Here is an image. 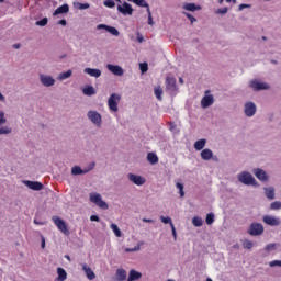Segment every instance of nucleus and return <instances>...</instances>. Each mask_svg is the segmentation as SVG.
<instances>
[{
	"instance_id": "412c9836",
	"label": "nucleus",
	"mask_w": 281,
	"mask_h": 281,
	"mask_svg": "<svg viewBox=\"0 0 281 281\" xmlns=\"http://www.w3.org/2000/svg\"><path fill=\"white\" fill-rule=\"evenodd\" d=\"M263 193L269 201H273V199H276V188L273 187H265Z\"/></svg>"
},
{
	"instance_id": "2f4dec72",
	"label": "nucleus",
	"mask_w": 281,
	"mask_h": 281,
	"mask_svg": "<svg viewBox=\"0 0 281 281\" xmlns=\"http://www.w3.org/2000/svg\"><path fill=\"white\" fill-rule=\"evenodd\" d=\"M82 93L88 97L95 95V88L93 86H87L82 89Z\"/></svg>"
},
{
	"instance_id": "473e14b6",
	"label": "nucleus",
	"mask_w": 281,
	"mask_h": 281,
	"mask_svg": "<svg viewBox=\"0 0 281 281\" xmlns=\"http://www.w3.org/2000/svg\"><path fill=\"white\" fill-rule=\"evenodd\" d=\"M74 8H76V10H89V8H91V4L82 3V2H74Z\"/></svg>"
},
{
	"instance_id": "6ab92c4d",
	"label": "nucleus",
	"mask_w": 281,
	"mask_h": 281,
	"mask_svg": "<svg viewBox=\"0 0 281 281\" xmlns=\"http://www.w3.org/2000/svg\"><path fill=\"white\" fill-rule=\"evenodd\" d=\"M106 69H109L114 76H124V69L122 66L108 64Z\"/></svg>"
},
{
	"instance_id": "f3484780",
	"label": "nucleus",
	"mask_w": 281,
	"mask_h": 281,
	"mask_svg": "<svg viewBox=\"0 0 281 281\" xmlns=\"http://www.w3.org/2000/svg\"><path fill=\"white\" fill-rule=\"evenodd\" d=\"M200 155L203 161H210V159H214V161L218 160V158L214 157V151H212L210 148L203 149Z\"/></svg>"
},
{
	"instance_id": "72a5a7b5",
	"label": "nucleus",
	"mask_w": 281,
	"mask_h": 281,
	"mask_svg": "<svg viewBox=\"0 0 281 281\" xmlns=\"http://www.w3.org/2000/svg\"><path fill=\"white\" fill-rule=\"evenodd\" d=\"M110 227H111L114 236H116V238H122V231L120 229L117 224H111Z\"/></svg>"
},
{
	"instance_id": "7ed1b4c3",
	"label": "nucleus",
	"mask_w": 281,
	"mask_h": 281,
	"mask_svg": "<svg viewBox=\"0 0 281 281\" xmlns=\"http://www.w3.org/2000/svg\"><path fill=\"white\" fill-rule=\"evenodd\" d=\"M248 234L249 236H262L265 234V226L258 222H254L248 228Z\"/></svg>"
},
{
	"instance_id": "69168bd1",
	"label": "nucleus",
	"mask_w": 281,
	"mask_h": 281,
	"mask_svg": "<svg viewBox=\"0 0 281 281\" xmlns=\"http://www.w3.org/2000/svg\"><path fill=\"white\" fill-rule=\"evenodd\" d=\"M0 102H5V97L0 92Z\"/></svg>"
},
{
	"instance_id": "58836bf2",
	"label": "nucleus",
	"mask_w": 281,
	"mask_h": 281,
	"mask_svg": "<svg viewBox=\"0 0 281 281\" xmlns=\"http://www.w3.org/2000/svg\"><path fill=\"white\" fill-rule=\"evenodd\" d=\"M47 23H49V20L47 18H43L42 20L36 21L35 25H37L38 27H45Z\"/></svg>"
},
{
	"instance_id": "bb28decb",
	"label": "nucleus",
	"mask_w": 281,
	"mask_h": 281,
	"mask_svg": "<svg viewBox=\"0 0 281 281\" xmlns=\"http://www.w3.org/2000/svg\"><path fill=\"white\" fill-rule=\"evenodd\" d=\"M182 9L187 10V12H196L198 10H201V5H195L194 3H184Z\"/></svg>"
},
{
	"instance_id": "4be33fe9",
	"label": "nucleus",
	"mask_w": 281,
	"mask_h": 281,
	"mask_svg": "<svg viewBox=\"0 0 281 281\" xmlns=\"http://www.w3.org/2000/svg\"><path fill=\"white\" fill-rule=\"evenodd\" d=\"M88 76H91V78H100L102 76V70L98 68H85L83 70Z\"/></svg>"
},
{
	"instance_id": "338daca9",
	"label": "nucleus",
	"mask_w": 281,
	"mask_h": 281,
	"mask_svg": "<svg viewBox=\"0 0 281 281\" xmlns=\"http://www.w3.org/2000/svg\"><path fill=\"white\" fill-rule=\"evenodd\" d=\"M66 260H68L69 262H71V257H69V255H65Z\"/></svg>"
},
{
	"instance_id": "9b49d317",
	"label": "nucleus",
	"mask_w": 281,
	"mask_h": 281,
	"mask_svg": "<svg viewBox=\"0 0 281 281\" xmlns=\"http://www.w3.org/2000/svg\"><path fill=\"white\" fill-rule=\"evenodd\" d=\"M8 120L5 119V112L0 111V126H3ZM12 133V130L8 126L0 127V135H10Z\"/></svg>"
},
{
	"instance_id": "a211bd4d",
	"label": "nucleus",
	"mask_w": 281,
	"mask_h": 281,
	"mask_svg": "<svg viewBox=\"0 0 281 281\" xmlns=\"http://www.w3.org/2000/svg\"><path fill=\"white\" fill-rule=\"evenodd\" d=\"M97 30H105V32H109V34H112V36H120V31H117L115 26H109L106 24H98Z\"/></svg>"
},
{
	"instance_id": "a878e982",
	"label": "nucleus",
	"mask_w": 281,
	"mask_h": 281,
	"mask_svg": "<svg viewBox=\"0 0 281 281\" xmlns=\"http://www.w3.org/2000/svg\"><path fill=\"white\" fill-rule=\"evenodd\" d=\"M89 173V170H86V169H81L80 166H74L71 168V175L72 177H78V175H87Z\"/></svg>"
},
{
	"instance_id": "4468645a",
	"label": "nucleus",
	"mask_w": 281,
	"mask_h": 281,
	"mask_svg": "<svg viewBox=\"0 0 281 281\" xmlns=\"http://www.w3.org/2000/svg\"><path fill=\"white\" fill-rule=\"evenodd\" d=\"M52 221L54 222L56 227L63 232V234H67V232H69L67 229V224L65 223V221L63 218H60L58 216H53Z\"/></svg>"
},
{
	"instance_id": "dca6fc26",
	"label": "nucleus",
	"mask_w": 281,
	"mask_h": 281,
	"mask_svg": "<svg viewBox=\"0 0 281 281\" xmlns=\"http://www.w3.org/2000/svg\"><path fill=\"white\" fill-rule=\"evenodd\" d=\"M23 183L26 188H30V190H34L35 192H41V190H43V183L38 181L24 180Z\"/></svg>"
},
{
	"instance_id": "4c0bfd02",
	"label": "nucleus",
	"mask_w": 281,
	"mask_h": 281,
	"mask_svg": "<svg viewBox=\"0 0 281 281\" xmlns=\"http://www.w3.org/2000/svg\"><path fill=\"white\" fill-rule=\"evenodd\" d=\"M176 188H177V190H179V194L181 198L186 196V191H183V188H184L183 183L177 182Z\"/></svg>"
},
{
	"instance_id": "39448f33",
	"label": "nucleus",
	"mask_w": 281,
	"mask_h": 281,
	"mask_svg": "<svg viewBox=\"0 0 281 281\" xmlns=\"http://www.w3.org/2000/svg\"><path fill=\"white\" fill-rule=\"evenodd\" d=\"M90 201L101 210H109V204L102 200V195L100 193H90Z\"/></svg>"
},
{
	"instance_id": "ddd939ff",
	"label": "nucleus",
	"mask_w": 281,
	"mask_h": 281,
	"mask_svg": "<svg viewBox=\"0 0 281 281\" xmlns=\"http://www.w3.org/2000/svg\"><path fill=\"white\" fill-rule=\"evenodd\" d=\"M127 179L134 183V186H144L146 183V179L144 177L137 176L135 173H128Z\"/></svg>"
},
{
	"instance_id": "f257e3e1",
	"label": "nucleus",
	"mask_w": 281,
	"mask_h": 281,
	"mask_svg": "<svg viewBox=\"0 0 281 281\" xmlns=\"http://www.w3.org/2000/svg\"><path fill=\"white\" fill-rule=\"evenodd\" d=\"M237 181H239V183H243L244 186H258V181H256V178L249 171L239 172L237 175Z\"/></svg>"
},
{
	"instance_id": "0e129e2a",
	"label": "nucleus",
	"mask_w": 281,
	"mask_h": 281,
	"mask_svg": "<svg viewBox=\"0 0 281 281\" xmlns=\"http://www.w3.org/2000/svg\"><path fill=\"white\" fill-rule=\"evenodd\" d=\"M13 49H21V44H14Z\"/></svg>"
},
{
	"instance_id": "2eb2a0df",
	"label": "nucleus",
	"mask_w": 281,
	"mask_h": 281,
	"mask_svg": "<svg viewBox=\"0 0 281 281\" xmlns=\"http://www.w3.org/2000/svg\"><path fill=\"white\" fill-rule=\"evenodd\" d=\"M166 89L169 93H175L177 91V79H175V77L166 78Z\"/></svg>"
},
{
	"instance_id": "37998d69",
	"label": "nucleus",
	"mask_w": 281,
	"mask_h": 281,
	"mask_svg": "<svg viewBox=\"0 0 281 281\" xmlns=\"http://www.w3.org/2000/svg\"><path fill=\"white\" fill-rule=\"evenodd\" d=\"M243 246H244V249H252L254 248V241L249 240V239H246L244 243H243Z\"/></svg>"
},
{
	"instance_id": "0eeeda50",
	"label": "nucleus",
	"mask_w": 281,
	"mask_h": 281,
	"mask_svg": "<svg viewBox=\"0 0 281 281\" xmlns=\"http://www.w3.org/2000/svg\"><path fill=\"white\" fill-rule=\"evenodd\" d=\"M249 87L250 89L255 90V91H267L270 89L269 83L267 82H262L260 80L254 79L249 82Z\"/></svg>"
},
{
	"instance_id": "e433bc0d",
	"label": "nucleus",
	"mask_w": 281,
	"mask_h": 281,
	"mask_svg": "<svg viewBox=\"0 0 281 281\" xmlns=\"http://www.w3.org/2000/svg\"><path fill=\"white\" fill-rule=\"evenodd\" d=\"M71 74L72 71L71 70H68L66 72H61L58 75V80H67V78H71Z\"/></svg>"
},
{
	"instance_id": "b1692460",
	"label": "nucleus",
	"mask_w": 281,
	"mask_h": 281,
	"mask_svg": "<svg viewBox=\"0 0 281 281\" xmlns=\"http://www.w3.org/2000/svg\"><path fill=\"white\" fill-rule=\"evenodd\" d=\"M68 12H69V4H63L54 11L53 16H58V14H67Z\"/></svg>"
},
{
	"instance_id": "49530a36",
	"label": "nucleus",
	"mask_w": 281,
	"mask_h": 281,
	"mask_svg": "<svg viewBox=\"0 0 281 281\" xmlns=\"http://www.w3.org/2000/svg\"><path fill=\"white\" fill-rule=\"evenodd\" d=\"M103 5H105V8H113L115 5V1H113V0H104L103 1Z\"/></svg>"
},
{
	"instance_id": "c85d7f7f",
	"label": "nucleus",
	"mask_w": 281,
	"mask_h": 281,
	"mask_svg": "<svg viewBox=\"0 0 281 281\" xmlns=\"http://www.w3.org/2000/svg\"><path fill=\"white\" fill-rule=\"evenodd\" d=\"M147 161H149V164H151V166H155V164H159V157H157V154H155V153H148Z\"/></svg>"
},
{
	"instance_id": "4d7b16f0",
	"label": "nucleus",
	"mask_w": 281,
	"mask_h": 281,
	"mask_svg": "<svg viewBox=\"0 0 281 281\" xmlns=\"http://www.w3.org/2000/svg\"><path fill=\"white\" fill-rule=\"evenodd\" d=\"M245 8H251V4H245V3L240 4L238 8L239 12H243V10H245Z\"/></svg>"
},
{
	"instance_id": "ea45409f",
	"label": "nucleus",
	"mask_w": 281,
	"mask_h": 281,
	"mask_svg": "<svg viewBox=\"0 0 281 281\" xmlns=\"http://www.w3.org/2000/svg\"><path fill=\"white\" fill-rule=\"evenodd\" d=\"M270 210L278 211L281 210V202L280 201H274L270 204Z\"/></svg>"
},
{
	"instance_id": "9d476101",
	"label": "nucleus",
	"mask_w": 281,
	"mask_h": 281,
	"mask_svg": "<svg viewBox=\"0 0 281 281\" xmlns=\"http://www.w3.org/2000/svg\"><path fill=\"white\" fill-rule=\"evenodd\" d=\"M40 82L43 87H54L56 85V79L49 75H40Z\"/></svg>"
},
{
	"instance_id": "3c124183",
	"label": "nucleus",
	"mask_w": 281,
	"mask_h": 281,
	"mask_svg": "<svg viewBox=\"0 0 281 281\" xmlns=\"http://www.w3.org/2000/svg\"><path fill=\"white\" fill-rule=\"evenodd\" d=\"M266 251H276V244H268L265 247Z\"/></svg>"
},
{
	"instance_id": "09e8293b",
	"label": "nucleus",
	"mask_w": 281,
	"mask_h": 281,
	"mask_svg": "<svg viewBox=\"0 0 281 281\" xmlns=\"http://www.w3.org/2000/svg\"><path fill=\"white\" fill-rule=\"evenodd\" d=\"M139 69L142 74H146V71H148V64L146 63L139 64Z\"/></svg>"
},
{
	"instance_id": "f704fd0d",
	"label": "nucleus",
	"mask_w": 281,
	"mask_h": 281,
	"mask_svg": "<svg viewBox=\"0 0 281 281\" xmlns=\"http://www.w3.org/2000/svg\"><path fill=\"white\" fill-rule=\"evenodd\" d=\"M133 3L138 5V8H146V10H150V7L148 5V2L146 0H133Z\"/></svg>"
},
{
	"instance_id": "a18cd8bd",
	"label": "nucleus",
	"mask_w": 281,
	"mask_h": 281,
	"mask_svg": "<svg viewBox=\"0 0 281 281\" xmlns=\"http://www.w3.org/2000/svg\"><path fill=\"white\" fill-rule=\"evenodd\" d=\"M182 14H184V16H187L191 23H196V18H194L192 14L188 12H182Z\"/></svg>"
},
{
	"instance_id": "c756f323",
	"label": "nucleus",
	"mask_w": 281,
	"mask_h": 281,
	"mask_svg": "<svg viewBox=\"0 0 281 281\" xmlns=\"http://www.w3.org/2000/svg\"><path fill=\"white\" fill-rule=\"evenodd\" d=\"M57 279L56 281H65L67 280V271L64 268H57Z\"/></svg>"
},
{
	"instance_id": "052dcab7",
	"label": "nucleus",
	"mask_w": 281,
	"mask_h": 281,
	"mask_svg": "<svg viewBox=\"0 0 281 281\" xmlns=\"http://www.w3.org/2000/svg\"><path fill=\"white\" fill-rule=\"evenodd\" d=\"M58 25H63V26L67 25V20H59Z\"/></svg>"
},
{
	"instance_id": "5701e85b",
	"label": "nucleus",
	"mask_w": 281,
	"mask_h": 281,
	"mask_svg": "<svg viewBox=\"0 0 281 281\" xmlns=\"http://www.w3.org/2000/svg\"><path fill=\"white\" fill-rule=\"evenodd\" d=\"M140 278H142V272H139L135 269H132V270H130L127 281H137Z\"/></svg>"
},
{
	"instance_id": "6e6552de",
	"label": "nucleus",
	"mask_w": 281,
	"mask_h": 281,
	"mask_svg": "<svg viewBox=\"0 0 281 281\" xmlns=\"http://www.w3.org/2000/svg\"><path fill=\"white\" fill-rule=\"evenodd\" d=\"M117 12L123 14V16H132L133 15V5L128 2H123L122 4H117Z\"/></svg>"
},
{
	"instance_id": "e2e57ef3",
	"label": "nucleus",
	"mask_w": 281,
	"mask_h": 281,
	"mask_svg": "<svg viewBox=\"0 0 281 281\" xmlns=\"http://www.w3.org/2000/svg\"><path fill=\"white\" fill-rule=\"evenodd\" d=\"M137 41H138V43H144V37L142 35H138Z\"/></svg>"
},
{
	"instance_id": "c03bdc74",
	"label": "nucleus",
	"mask_w": 281,
	"mask_h": 281,
	"mask_svg": "<svg viewBox=\"0 0 281 281\" xmlns=\"http://www.w3.org/2000/svg\"><path fill=\"white\" fill-rule=\"evenodd\" d=\"M154 93L157 100H161V95L164 94V90L161 88H155Z\"/></svg>"
},
{
	"instance_id": "5fc2aeb1",
	"label": "nucleus",
	"mask_w": 281,
	"mask_h": 281,
	"mask_svg": "<svg viewBox=\"0 0 281 281\" xmlns=\"http://www.w3.org/2000/svg\"><path fill=\"white\" fill-rule=\"evenodd\" d=\"M90 221L95 222V223H100V216H98V215H91V216H90Z\"/></svg>"
},
{
	"instance_id": "774afa93",
	"label": "nucleus",
	"mask_w": 281,
	"mask_h": 281,
	"mask_svg": "<svg viewBox=\"0 0 281 281\" xmlns=\"http://www.w3.org/2000/svg\"><path fill=\"white\" fill-rule=\"evenodd\" d=\"M34 224H35V225H43V223H41V222H38V221H36V220H34Z\"/></svg>"
},
{
	"instance_id": "c9c22d12",
	"label": "nucleus",
	"mask_w": 281,
	"mask_h": 281,
	"mask_svg": "<svg viewBox=\"0 0 281 281\" xmlns=\"http://www.w3.org/2000/svg\"><path fill=\"white\" fill-rule=\"evenodd\" d=\"M192 225H194V227H202L203 226V218H201L199 216H194L192 218Z\"/></svg>"
},
{
	"instance_id": "f8f14e48",
	"label": "nucleus",
	"mask_w": 281,
	"mask_h": 281,
	"mask_svg": "<svg viewBox=\"0 0 281 281\" xmlns=\"http://www.w3.org/2000/svg\"><path fill=\"white\" fill-rule=\"evenodd\" d=\"M252 172L255 177L262 183H267V181H269V173H267L265 169L256 168L252 170Z\"/></svg>"
},
{
	"instance_id": "423d86ee",
	"label": "nucleus",
	"mask_w": 281,
	"mask_h": 281,
	"mask_svg": "<svg viewBox=\"0 0 281 281\" xmlns=\"http://www.w3.org/2000/svg\"><path fill=\"white\" fill-rule=\"evenodd\" d=\"M258 112V106L252 101H247L244 103V114L246 117H254Z\"/></svg>"
},
{
	"instance_id": "de8ad7c7",
	"label": "nucleus",
	"mask_w": 281,
	"mask_h": 281,
	"mask_svg": "<svg viewBox=\"0 0 281 281\" xmlns=\"http://www.w3.org/2000/svg\"><path fill=\"white\" fill-rule=\"evenodd\" d=\"M269 267H280L281 268V260H272L269 262Z\"/></svg>"
},
{
	"instance_id": "cd10ccee",
	"label": "nucleus",
	"mask_w": 281,
	"mask_h": 281,
	"mask_svg": "<svg viewBox=\"0 0 281 281\" xmlns=\"http://www.w3.org/2000/svg\"><path fill=\"white\" fill-rule=\"evenodd\" d=\"M126 280V270L119 268L116 270L115 281H125Z\"/></svg>"
},
{
	"instance_id": "a19ab883",
	"label": "nucleus",
	"mask_w": 281,
	"mask_h": 281,
	"mask_svg": "<svg viewBox=\"0 0 281 281\" xmlns=\"http://www.w3.org/2000/svg\"><path fill=\"white\" fill-rule=\"evenodd\" d=\"M160 221L161 223H164L165 225H170V227H172V218L170 217H165V216H160Z\"/></svg>"
},
{
	"instance_id": "aec40b11",
	"label": "nucleus",
	"mask_w": 281,
	"mask_h": 281,
	"mask_svg": "<svg viewBox=\"0 0 281 281\" xmlns=\"http://www.w3.org/2000/svg\"><path fill=\"white\" fill-rule=\"evenodd\" d=\"M214 104V95H204L201 100V106L202 109H209V106H212Z\"/></svg>"
},
{
	"instance_id": "13d9d810",
	"label": "nucleus",
	"mask_w": 281,
	"mask_h": 281,
	"mask_svg": "<svg viewBox=\"0 0 281 281\" xmlns=\"http://www.w3.org/2000/svg\"><path fill=\"white\" fill-rule=\"evenodd\" d=\"M93 168H95V162H91L88 168H86L85 170H88V172H91V170H93Z\"/></svg>"
},
{
	"instance_id": "bf43d9fd",
	"label": "nucleus",
	"mask_w": 281,
	"mask_h": 281,
	"mask_svg": "<svg viewBox=\"0 0 281 281\" xmlns=\"http://www.w3.org/2000/svg\"><path fill=\"white\" fill-rule=\"evenodd\" d=\"M41 239H42L41 247L42 249H45V237L42 236Z\"/></svg>"
},
{
	"instance_id": "7c9ffc66",
	"label": "nucleus",
	"mask_w": 281,
	"mask_h": 281,
	"mask_svg": "<svg viewBox=\"0 0 281 281\" xmlns=\"http://www.w3.org/2000/svg\"><path fill=\"white\" fill-rule=\"evenodd\" d=\"M205 144H207V139L201 138L194 143L195 150H203L205 148Z\"/></svg>"
},
{
	"instance_id": "6e6d98bb",
	"label": "nucleus",
	"mask_w": 281,
	"mask_h": 281,
	"mask_svg": "<svg viewBox=\"0 0 281 281\" xmlns=\"http://www.w3.org/2000/svg\"><path fill=\"white\" fill-rule=\"evenodd\" d=\"M171 232L175 240H177V228H175V224H171Z\"/></svg>"
},
{
	"instance_id": "f03ea898",
	"label": "nucleus",
	"mask_w": 281,
	"mask_h": 281,
	"mask_svg": "<svg viewBox=\"0 0 281 281\" xmlns=\"http://www.w3.org/2000/svg\"><path fill=\"white\" fill-rule=\"evenodd\" d=\"M120 100H122V95L117 93H112L108 99V106L110 111H112V113H117L119 111L117 104H120Z\"/></svg>"
},
{
	"instance_id": "8fccbe9b",
	"label": "nucleus",
	"mask_w": 281,
	"mask_h": 281,
	"mask_svg": "<svg viewBox=\"0 0 281 281\" xmlns=\"http://www.w3.org/2000/svg\"><path fill=\"white\" fill-rule=\"evenodd\" d=\"M148 14V25H155V22L153 21V13L150 12V9H147Z\"/></svg>"
},
{
	"instance_id": "603ef678",
	"label": "nucleus",
	"mask_w": 281,
	"mask_h": 281,
	"mask_svg": "<svg viewBox=\"0 0 281 281\" xmlns=\"http://www.w3.org/2000/svg\"><path fill=\"white\" fill-rule=\"evenodd\" d=\"M139 249H140V246L137 245V246H135L134 248H126L125 251H126L127 254H131V252H133V251H139Z\"/></svg>"
},
{
	"instance_id": "680f3d73",
	"label": "nucleus",
	"mask_w": 281,
	"mask_h": 281,
	"mask_svg": "<svg viewBox=\"0 0 281 281\" xmlns=\"http://www.w3.org/2000/svg\"><path fill=\"white\" fill-rule=\"evenodd\" d=\"M143 223H155V221L144 217Z\"/></svg>"
},
{
	"instance_id": "20e7f679",
	"label": "nucleus",
	"mask_w": 281,
	"mask_h": 281,
	"mask_svg": "<svg viewBox=\"0 0 281 281\" xmlns=\"http://www.w3.org/2000/svg\"><path fill=\"white\" fill-rule=\"evenodd\" d=\"M87 117L98 128L102 126V115L98 111H93V110L88 111Z\"/></svg>"
},
{
	"instance_id": "1a4fd4ad",
	"label": "nucleus",
	"mask_w": 281,
	"mask_h": 281,
	"mask_svg": "<svg viewBox=\"0 0 281 281\" xmlns=\"http://www.w3.org/2000/svg\"><path fill=\"white\" fill-rule=\"evenodd\" d=\"M262 221L266 225H269L270 227H278L281 225L280 217H277L274 215H263Z\"/></svg>"
},
{
	"instance_id": "79ce46f5",
	"label": "nucleus",
	"mask_w": 281,
	"mask_h": 281,
	"mask_svg": "<svg viewBox=\"0 0 281 281\" xmlns=\"http://www.w3.org/2000/svg\"><path fill=\"white\" fill-rule=\"evenodd\" d=\"M205 222H206V225H212V223H214V213L206 214Z\"/></svg>"
},
{
	"instance_id": "864d4df0",
	"label": "nucleus",
	"mask_w": 281,
	"mask_h": 281,
	"mask_svg": "<svg viewBox=\"0 0 281 281\" xmlns=\"http://www.w3.org/2000/svg\"><path fill=\"white\" fill-rule=\"evenodd\" d=\"M228 10H229V9H227V7L222 8V9H218V10L216 11V14H227Z\"/></svg>"
},
{
	"instance_id": "393cba45",
	"label": "nucleus",
	"mask_w": 281,
	"mask_h": 281,
	"mask_svg": "<svg viewBox=\"0 0 281 281\" xmlns=\"http://www.w3.org/2000/svg\"><path fill=\"white\" fill-rule=\"evenodd\" d=\"M82 270L85 271L88 280H95V272H93V270H91V268L86 263H82Z\"/></svg>"
}]
</instances>
